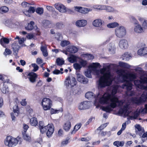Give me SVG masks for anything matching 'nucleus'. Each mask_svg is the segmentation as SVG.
<instances>
[{
	"label": "nucleus",
	"mask_w": 147,
	"mask_h": 147,
	"mask_svg": "<svg viewBox=\"0 0 147 147\" xmlns=\"http://www.w3.org/2000/svg\"><path fill=\"white\" fill-rule=\"evenodd\" d=\"M118 88V85L113 87L111 92L112 96L109 93L106 92L102 95L98 93L96 96L93 92H89L86 93L85 97L89 100L95 98L94 104L96 107L99 106V103L102 105L108 104L106 107H102V109L107 112H110L117 107V103L119 102L118 98L114 96L117 93Z\"/></svg>",
	"instance_id": "obj_1"
},
{
	"label": "nucleus",
	"mask_w": 147,
	"mask_h": 147,
	"mask_svg": "<svg viewBox=\"0 0 147 147\" xmlns=\"http://www.w3.org/2000/svg\"><path fill=\"white\" fill-rule=\"evenodd\" d=\"M100 64L98 63H93L89 66V69L91 71L94 72L97 76L101 75L99 79V86L100 87H104L110 85L113 80V77L110 72V65H104L103 68L99 71L97 68L99 67Z\"/></svg>",
	"instance_id": "obj_2"
},
{
	"label": "nucleus",
	"mask_w": 147,
	"mask_h": 147,
	"mask_svg": "<svg viewBox=\"0 0 147 147\" xmlns=\"http://www.w3.org/2000/svg\"><path fill=\"white\" fill-rule=\"evenodd\" d=\"M120 76H121L123 82L125 84L122 86V88L127 90L126 94L127 96H132L134 94V91H131L132 88V84L131 81L137 78L136 74L135 73H126L124 69L118 70L117 72Z\"/></svg>",
	"instance_id": "obj_3"
},
{
	"label": "nucleus",
	"mask_w": 147,
	"mask_h": 147,
	"mask_svg": "<svg viewBox=\"0 0 147 147\" xmlns=\"http://www.w3.org/2000/svg\"><path fill=\"white\" fill-rule=\"evenodd\" d=\"M117 104H118L119 106H123V108L121 107L119 109V113L121 114H124L125 115L128 116L131 119H136L140 113H143L141 112V109H138L134 114H133V113L130 111V109H129V105L130 104L129 102H127L125 101L123 102L119 100V102L117 103Z\"/></svg>",
	"instance_id": "obj_4"
},
{
	"label": "nucleus",
	"mask_w": 147,
	"mask_h": 147,
	"mask_svg": "<svg viewBox=\"0 0 147 147\" xmlns=\"http://www.w3.org/2000/svg\"><path fill=\"white\" fill-rule=\"evenodd\" d=\"M142 77L146 78V77L141 76L140 77V80H137L134 81V84L137 88L144 90L140 98L135 97L131 99L132 102L136 104H138L145 101L147 100V86L143 85V84L146 83L143 82V80L141 79Z\"/></svg>",
	"instance_id": "obj_5"
},
{
	"label": "nucleus",
	"mask_w": 147,
	"mask_h": 147,
	"mask_svg": "<svg viewBox=\"0 0 147 147\" xmlns=\"http://www.w3.org/2000/svg\"><path fill=\"white\" fill-rule=\"evenodd\" d=\"M40 130L42 134L46 132L47 136L48 137L51 136L54 131V127L52 124H49L47 125L44 126L43 121H40L39 122Z\"/></svg>",
	"instance_id": "obj_6"
},
{
	"label": "nucleus",
	"mask_w": 147,
	"mask_h": 147,
	"mask_svg": "<svg viewBox=\"0 0 147 147\" xmlns=\"http://www.w3.org/2000/svg\"><path fill=\"white\" fill-rule=\"evenodd\" d=\"M22 139L19 137L15 138L10 136L6 137L4 140L5 145L9 147H12L18 144H20Z\"/></svg>",
	"instance_id": "obj_7"
},
{
	"label": "nucleus",
	"mask_w": 147,
	"mask_h": 147,
	"mask_svg": "<svg viewBox=\"0 0 147 147\" xmlns=\"http://www.w3.org/2000/svg\"><path fill=\"white\" fill-rule=\"evenodd\" d=\"M115 36L118 38L124 37L126 34V30L123 26H120L116 27L115 30Z\"/></svg>",
	"instance_id": "obj_8"
},
{
	"label": "nucleus",
	"mask_w": 147,
	"mask_h": 147,
	"mask_svg": "<svg viewBox=\"0 0 147 147\" xmlns=\"http://www.w3.org/2000/svg\"><path fill=\"white\" fill-rule=\"evenodd\" d=\"M77 82L74 78L69 76L66 78L65 84L66 86L71 87L76 85Z\"/></svg>",
	"instance_id": "obj_9"
},
{
	"label": "nucleus",
	"mask_w": 147,
	"mask_h": 147,
	"mask_svg": "<svg viewBox=\"0 0 147 147\" xmlns=\"http://www.w3.org/2000/svg\"><path fill=\"white\" fill-rule=\"evenodd\" d=\"M42 105L45 110H49L51 107L52 101L49 98H45L42 100Z\"/></svg>",
	"instance_id": "obj_10"
},
{
	"label": "nucleus",
	"mask_w": 147,
	"mask_h": 147,
	"mask_svg": "<svg viewBox=\"0 0 147 147\" xmlns=\"http://www.w3.org/2000/svg\"><path fill=\"white\" fill-rule=\"evenodd\" d=\"M74 7V10L75 11L84 14L87 13L89 12L92 11V9L89 8L77 6H75Z\"/></svg>",
	"instance_id": "obj_11"
},
{
	"label": "nucleus",
	"mask_w": 147,
	"mask_h": 147,
	"mask_svg": "<svg viewBox=\"0 0 147 147\" xmlns=\"http://www.w3.org/2000/svg\"><path fill=\"white\" fill-rule=\"evenodd\" d=\"M103 22V21L101 19H97L93 21L92 24L94 27H99L100 30H104L105 29L103 27H101V26Z\"/></svg>",
	"instance_id": "obj_12"
},
{
	"label": "nucleus",
	"mask_w": 147,
	"mask_h": 147,
	"mask_svg": "<svg viewBox=\"0 0 147 147\" xmlns=\"http://www.w3.org/2000/svg\"><path fill=\"white\" fill-rule=\"evenodd\" d=\"M77 75V78L78 81L83 84H86L88 82V79L85 78L81 74L77 73L76 74Z\"/></svg>",
	"instance_id": "obj_13"
},
{
	"label": "nucleus",
	"mask_w": 147,
	"mask_h": 147,
	"mask_svg": "<svg viewBox=\"0 0 147 147\" xmlns=\"http://www.w3.org/2000/svg\"><path fill=\"white\" fill-rule=\"evenodd\" d=\"M55 7L61 13H65L66 11V7L60 3H56Z\"/></svg>",
	"instance_id": "obj_14"
},
{
	"label": "nucleus",
	"mask_w": 147,
	"mask_h": 147,
	"mask_svg": "<svg viewBox=\"0 0 147 147\" xmlns=\"http://www.w3.org/2000/svg\"><path fill=\"white\" fill-rule=\"evenodd\" d=\"M90 104L89 102L84 101L81 102L79 105L78 109L80 110H84L88 109Z\"/></svg>",
	"instance_id": "obj_15"
},
{
	"label": "nucleus",
	"mask_w": 147,
	"mask_h": 147,
	"mask_svg": "<svg viewBox=\"0 0 147 147\" xmlns=\"http://www.w3.org/2000/svg\"><path fill=\"white\" fill-rule=\"evenodd\" d=\"M119 47L123 49H127L128 47L127 41L125 39H121L119 42Z\"/></svg>",
	"instance_id": "obj_16"
},
{
	"label": "nucleus",
	"mask_w": 147,
	"mask_h": 147,
	"mask_svg": "<svg viewBox=\"0 0 147 147\" xmlns=\"http://www.w3.org/2000/svg\"><path fill=\"white\" fill-rule=\"evenodd\" d=\"M28 78L30 82L34 83L35 82L36 79L38 76L37 74L31 72L28 74Z\"/></svg>",
	"instance_id": "obj_17"
},
{
	"label": "nucleus",
	"mask_w": 147,
	"mask_h": 147,
	"mask_svg": "<svg viewBox=\"0 0 147 147\" xmlns=\"http://www.w3.org/2000/svg\"><path fill=\"white\" fill-rule=\"evenodd\" d=\"M135 127L136 134L141 136L144 131V129L139 125H136Z\"/></svg>",
	"instance_id": "obj_18"
},
{
	"label": "nucleus",
	"mask_w": 147,
	"mask_h": 147,
	"mask_svg": "<svg viewBox=\"0 0 147 147\" xmlns=\"http://www.w3.org/2000/svg\"><path fill=\"white\" fill-rule=\"evenodd\" d=\"M76 25L78 27H83L85 26L87 24L86 20H78L76 22Z\"/></svg>",
	"instance_id": "obj_19"
},
{
	"label": "nucleus",
	"mask_w": 147,
	"mask_h": 147,
	"mask_svg": "<svg viewBox=\"0 0 147 147\" xmlns=\"http://www.w3.org/2000/svg\"><path fill=\"white\" fill-rule=\"evenodd\" d=\"M138 54L140 56H144L147 54V47L142 48L138 51Z\"/></svg>",
	"instance_id": "obj_20"
},
{
	"label": "nucleus",
	"mask_w": 147,
	"mask_h": 147,
	"mask_svg": "<svg viewBox=\"0 0 147 147\" xmlns=\"http://www.w3.org/2000/svg\"><path fill=\"white\" fill-rule=\"evenodd\" d=\"M67 51L72 53H75L78 51V48L76 47L73 45L69 46L67 47Z\"/></svg>",
	"instance_id": "obj_21"
},
{
	"label": "nucleus",
	"mask_w": 147,
	"mask_h": 147,
	"mask_svg": "<svg viewBox=\"0 0 147 147\" xmlns=\"http://www.w3.org/2000/svg\"><path fill=\"white\" fill-rule=\"evenodd\" d=\"M134 68H135L134 69L135 71L140 75V77L141 76H144L146 74L145 72L141 67H137Z\"/></svg>",
	"instance_id": "obj_22"
},
{
	"label": "nucleus",
	"mask_w": 147,
	"mask_h": 147,
	"mask_svg": "<svg viewBox=\"0 0 147 147\" xmlns=\"http://www.w3.org/2000/svg\"><path fill=\"white\" fill-rule=\"evenodd\" d=\"M134 31L137 33H141L144 32V30L140 24H138L135 26Z\"/></svg>",
	"instance_id": "obj_23"
},
{
	"label": "nucleus",
	"mask_w": 147,
	"mask_h": 147,
	"mask_svg": "<svg viewBox=\"0 0 147 147\" xmlns=\"http://www.w3.org/2000/svg\"><path fill=\"white\" fill-rule=\"evenodd\" d=\"M9 39L10 40H11V38H10ZM9 39L4 37L2 38L0 40V43L4 47H5V46L4 45V42L6 44H8L9 43Z\"/></svg>",
	"instance_id": "obj_24"
},
{
	"label": "nucleus",
	"mask_w": 147,
	"mask_h": 147,
	"mask_svg": "<svg viewBox=\"0 0 147 147\" xmlns=\"http://www.w3.org/2000/svg\"><path fill=\"white\" fill-rule=\"evenodd\" d=\"M71 126V122L69 121H68L64 124L63 128L66 131H68L70 129Z\"/></svg>",
	"instance_id": "obj_25"
},
{
	"label": "nucleus",
	"mask_w": 147,
	"mask_h": 147,
	"mask_svg": "<svg viewBox=\"0 0 147 147\" xmlns=\"http://www.w3.org/2000/svg\"><path fill=\"white\" fill-rule=\"evenodd\" d=\"M12 47L14 53H15L16 54H17L20 48L18 43H14L12 45Z\"/></svg>",
	"instance_id": "obj_26"
},
{
	"label": "nucleus",
	"mask_w": 147,
	"mask_h": 147,
	"mask_svg": "<svg viewBox=\"0 0 147 147\" xmlns=\"http://www.w3.org/2000/svg\"><path fill=\"white\" fill-rule=\"evenodd\" d=\"M81 126L82 124L80 123L74 126V130L71 131V134H75L77 131L80 129Z\"/></svg>",
	"instance_id": "obj_27"
},
{
	"label": "nucleus",
	"mask_w": 147,
	"mask_h": 147,
	"mask_svg": "<svg viewBox=\"0 0 147 147\" xmlns=\"http://www.w3.org/2000/svg\"><path fill=\"white\" fill-rule=\"evenodd\" d=\"M82 56L85 59L89 60L92 59L94 58L93 56L90 54H84Z\"/></svg>",
	"instance_id": "obj_28"
},
{
	"label": "nucleus",
	"mask_w": 147,
	"mask_h": 147,
	"mask_svg": "<svg viewBox=\"0 0 147 147\" xmlns=\"http://www.w3.org/2000/svg\"><path fill=\"white\" fill-rule=\"evenodd\" d=\"M34 23L33 21H31L29 24H28L27 26L25 27L26 30H32L34 28L33 25Z\"/></svg>",
	"instance_id": "obj_29"
},
{
	"label": "nucleus",
	"mask_w": 147,
	"mask_h": 147,
	"mask_svg": "<svg viewBox=\"0 0 147 147\" xmlns=\"http://www.w3.org/2000/svg\"><path fill=\"white\" fill-rule=\"evenodd\" d=\"M119 24L117 22H114L112 23H109L107 25V27L109 28H113L118 26Z\"/></svg>",
	"instance_id": "obj_30"
},
{
	"label": "nucleus",
	"mask_w": 147,
	"mask_h": 147,
	"mask_svg": "<svg viewBox=\"0 0 147 147\" xmlns=\"http://www.w3.org/2000/svg\"><path fill=\"white\" fill-rule=\"evenodd\" d=\"M30 123L32 125L36 126L38 124L37 119L35 117H32L30 119Z\"/></svg>",
	"instance_id": "obj_31"
},
{
	"label": "nucleus",
	"mask_w": 147,
	"mask_h": 147,
	"mask_svg": "<svg viewBox=\"0 0 147 147\" xmlns=\"http://www.w3.org/2000/svg\"><path fill=\"white\" fill-rule=\"evenodd\" d=\"M113 145L117 146H123L124 144V142L123 141H117L113 142Z\"/></svg>",
	"instance_id": "obj_32"
},
{
	"label": "nucleus",
	"mask_w": 147,
	"mask_h": 147,
	"mask_svg": "<svg viewBox=\"0 0 147 147\" xmlns=\"http://www.w3.org/2000/svg\"><path fill=\"white\" fill-rule=\"evenodd\" d=\"M40 49L42 53L43 56L45 57H46L48 55V53L46 47L42 46H41Z\"/></svg>",
	"instance_id": "obj_33"
},
{
	"label": "nucleus",
	"mask_w": 147,
	"mask_h": 147,
	"mask_svg": "<svg viewBox=\"0 0 147 147\" xmlns=\"http://www.w3.org/2000/svg\"><path fill=\"white\" fill-rule=\"evenodd\" d=\"M77 57L74 55H71L68 58L69 61L71 63H74L76 61Z\"/></svg>",
	"instance_id": "obj_34"
},
{
	"label": "nucleus",
	"mask_w": 147,
	"mask_h": 147,
	"mask_svg": "<svg viewBox=\"0 0 147 147\" xmlns=\"http://www.w3.org/2000/svg\"><path fill=\"white\" fill-rule=\"evenodd\" d=\"M8 10V8L6 6H3L0 8V12L2 13H7Z\"/></svg>",
	"instance_id": "obj_35"
},
{
	"label": "nucleus",
	"mask_w": 147,
	"mask_h": 147,
	"mask_svg": "<svg viewBox=\"0 0 147 147\" xmlns=\"http://www.w3.org/2000/svg\"><path fill=\"white\" fill-rule=\"evenodd\" d=\"M94 9L100 10H105V9L106 5H95L93 7Z\"/></svg>",
	"instance_id": "obj_36"
},
{
	"label": "nucleus",
	"mask_w": 147,
	"mask_h": 147,
	"mask_svg": "<svg viewBox=\"0 0 147 147\" xmlns=\"http://www.w3.org/2000/svg\"><path fill=\"white\" fill-rule=\"evenodd\" d=\"M123 59L128 61L131 57V55L127 53H125L123 55Z\"/></svg>",
	"instance_id": "obj_37"
},
{
	"label": "nucleus",
	"mask_w": 147,
	"mask_h": 147,
	"mask_svg": "<svg viewBox=\"0 0 147 147\" xmlns=\"http://www.w3.org/2000/svg\"><path fill=\"white\" fill-rule=\"evenodd\" d=\"M70 42L69 41L66 40L62 41L60 43L62 47H65L69 45Z\"/></svg>",
	"instance_id": "obj_38"
},
{
	"label": "nucleus",
	"mask_w": 147,
	"mask_h": 147,
	"mask_svg": "<svg viewBox=\"0 0 147 147\" xmlns=\"http://www.w3.org/2000/svg\"><path fill=\"white\" fill-rule=\"evenodd\" d=\"M56 62L57 65H61L64 64V61L63 59L58 58L56 60Z\"/></svg>",
	"instance_id": "obj_39"
},
{
	"label": "nucleus",
	"mask_w": 147,
	"mask_h": 147,
	"mask_svg": "<svg viewBox=\"0 0 147 147\" xmlns=\"http://www.w3.org/2000/svg\"><path fill=\"white\" fill-rule=\"evenodd\" d=\"M62 111V109H60L59 110H54L53 109H51V110L50 112L51 114L58 113L59 112H61Z\"/></svg>",
	"instance_id": "obj_40"
},
{
	"label": "nucleus",
	"mask_w": 147,
	"mask_h": 147,
	"mask_svg": "<svg viewBox=\"0 0 147 147\" xmlns=\"http://www.w3.org/2000/svg\"><path fill=\"white\" fill-rule=\"evenodd\" d=\"M56 26L57 28L61 29L64 27V25L62 22H58L56 24Z\"/></svg>",
	"instance_id": "obj_41"
},
{
	"label": "nucleus",
	"mask_w": 147,
	"mask_h": 147,
	"mask_svg": "<svg viewBox=\"0 0 147 147\" xmlns=\"http://www.w3.org/2000/svg\"><path fill=\"white\" fill-rule=\"evenodd\" d=\"M74 66L75 69L76 70H80L82 67L80 64L76 63L74 64Z\"/></svg>",
	"instance_id": "obj_42"
},
{
	"label": "nucleus",
	"mask_w": 147,
	"mask_h": 147,
	"mask_svg": "<svg viewBox=\"0 0 147 147\" xmlns=\"http://www.w3.org/2000/svg\"><path fill=\"white\" fill-rule=\"evenodd\" d=\"M105 9L106 11L108 12H112L114 11V8L111 6L106 5Z\"/></svg>",
	"instance_id": "obj_43"
},
{
	"label": "nucleus",
	"mask_w": 147,
	"mask_h": 147,
	"mask_svg": "<svg viewBox=\"0 0 147 147\" xmlns=\"http://www.w3.org/2000/svg\"><path fill=\"white\" fill-rule=\"evenodd\" d=\"M36 12L38 14H41L43 12V9L42 8L38 7L36 9Z\"/></svg>",
	"instance_id": "obj_44"
},
{
	"label": "nucleus",
	"mask_w": 147,
	"mask_h": 147,
	"mask_svg": "<svg viewBox=\"0 0 147 147\" xmlns=\"http://www.w3.org/2000/svg\"><path fill=\"white\" fill-rule=\"evenodd\" d=\"M23 138L26 141H29L30 140V137L26 133L23 135Z\"/></svg>",
	"instance_id": "obj_45"
},
{
	"label": "nucleus",
	"mask_w": 147,
	"mask_h": 147,
	"mask_svg": "<svg viewBox=\"0 0 147 147\" xmlns=\"http://www.w3.org/2000/svg\"><path fill=\"white\" fill-rule=\"evenodd\" d=\"M108 124V123H106L101 125L97 129L98 130H101L105 128Z\"/></svg>",
	"instance_id": "obj_46"
},
{
	"label": "nucleus",
	"mask_w": 147,
	"mask_h": 147,
	"mask_svg": "<svg viewBox=\"0 0 147 147\" xmlns=\"http://www.w3.org/2000/svg\"><path fill=\"white\" fill-rule=\"evenodd\" d=\"M32 66L34 68L33 71L34 72L36 71L38 69V66L35 63H32Z\"/></svg>",
	"instance_id": "obj_47"
},
{
	"label": "nucleus",
	"mask_w": 147,
	"mask_h": 147,
	"mask_svg": "<svg viewBox=\"0 0 147 147\" xmlns=\"http://www.w3.org/2000/svg\"><path fill=\"white\" fill-rule=\"evenodd\" d=\"M1 90L3 93H7L9 92V89L7 87H3L1 88Z\"/></svg>",
	"instance_id": "obj_48"
},
{
	"label": "nucleus",
	"mask_w": 147,
	"mask_h": 147,
	"mask_svg": "<svg viewBox=\"0 0 147 147\" xmlns=\"http://www.w3.org/2000/svg\"><path fill=\"white\" fill-rule=\"evenodd\" d=\"M21 5L24 8L29 7L30 5L26 1L23 2L21 3Z\"/></svg>",
	"instance_id": "obj_49"
},
{
	"label": "nucleus",
	"mask_w": 147,
	"mask_h": 147,
	"mask_svg": "<svg viewBox=\"0 0 147 147\" xmlns=\"http://www.w3.org/2000/svg\"><path fill=\"white\" fill-rule=\"evenodd\" d=\"M142 25L144 30L146 29L147 30V20H144L143 22Z\"/></svg>",
	"instance_id": "obj_50"
},
{
	"label": "nucleus",
	"mask_w": 147,
	"mask_h": 147,
	"mask_svg": "<svg viewBox=\"0 0 147 147\" xmlns=\"http://www.w3.org/2000/svg\"><path fill=\"white\" fill-rule=\"evenodd\" d=\"M11 53V51L9 49H6L4 53V54L6 56L7 55H10Z\"/></svg>",
	"instance_id": "obj_51"
},
{
	"label": "nucleus",
	"mask_w": 147,
	"mask_h": 147,
	"mask_svg": "<svg viewBox=\"0 0 147 147\" xmlns=\"http://www.w3.org/2000/svg\"><path fill=\"white\" fill-rule=\"evenodd\" d=\"M91 71H89L88 70H87L86 71H85V76L89 78H91V77L90 72Z\"/></svg>",
	"instance_id": "obj_52"
},
{
	"label": "nucleus",
	"mask_w": 147,
	"mask_h": 147,
	"mask_svg": "<svg viewBox=\"0 0 147 147\" xmlns=\"http://www.w3.org/2000/svg\"><path fill=\"white\" fill-rule=\"evenodd\" d=\"M35 8L33 7H30L28 10L29 12L30 13H34L35 11Z\"/></svg>",
	"instance_id": "obj_53"
},
{
	"label": "nucleus",
	"mask_w": 147,
	"mask_h": 147,
	"mask_svg": "<svg viewBox=\"0 0 147 147\" xmlns=\"http://www.w3.org/2000/svg\"><path fill=\"white\" fill-rule=\"evenodd\" d=\"M13 111L14 113H17L18 114V108L17 105H16L13 107Z\"/></svg>",
	"instance_id": "obj_54"
},
{
	"label": "nucleus",
	"mask_w": 147,
	"mask_h": 147,
	"mask_svg": "<svg viewBox=\"0 0 147 147\" xmlns=\"http://www.w3.org/2000/svg\"><path fill=\"white\" fill-rule=\"evenodd\" d=\"M50 24V22L48 20H45L43 26L44 27H49Z\"/></svg>",
	"instance_id": "obj_55"
},
{
	"label": "nucleus",
	"mask_w": 147,
	"mask_h": 147,
	"mask_svg": "<svg viewBox=\"0 0 147 147\" xmlns=\"http://www.w3.org/2000/svg\"><path fill=\"white\" fill-rule=\"evenodd\" d=\"M80 63L82 67H84L87 64L86 61L82 60L80 61Z\"/></svg>",
	"instance_id": "obj_56"
},
{
	"label": "nucleus",
	"mask_w": 147,
	"mask_h": 147,
	"mask_svg": "<svg viewBox=\"0 0 147 147\" xmlns=\"http://www.w3.org/2000/svg\"><path fill=\"white\" fill-rule=\"evenodd\" d=\"M141 112L144 114L147 113V104L145 105V108L143 109H141Z\"/></svg>",
	"instance_id": "obj_57"
},
{
	"label": "nucleus",
	"mask_w": 147,
	"mask_h": 147,
	"mask_svg": "<svg viewBox=\"0 0 147 147\" xmlns=\"http://www.w3.org/2000/svg\"><path fill=\"white\" fill-rule=\"evenodd\" d=\"M109 46L110 47L109 48V51L112 52H114L115 49L114 45L112 46L111 45H109Z\"/></svg>",
	"instance_id": "obj_58"
},
{
	"label": "nucleus",
	"mask_w": 147,
	"mask_h": 147,
	"mask_svg": "<svg viewBox=\"0 0 147 147\" xmlns=\"http://www.w3.org/2000/svg\"><path fill=\"white\" fill-rule=\"evenodd\" d=\"M34 35L32 34H28L26 35V37L28 39H31L34 37Z\"/></svg>",
	"instance_id": "obj_59"
},
{
	"label": "nucleus",
	"mask_w": 147,
	"mask_h": 147,
	"mask_svg": "<svg viewBox=\"0 0 147 147\" xmlns=\"http://www.w3.org/2000/svg\"><path fill=\"white\" fill-rule=\"evenodd\" d=\"M46 8L47 10L51 12L53 11L54 10V8L51 6H47Z\"/></svg>",
	"instance_id": "obj_60"
},
{
	"label": "nucleus",
	"mask_w": 147,
	"mask_h": 147,
	"mask_svg": "<svg viewBox=\"0 0 147 147\" xmlns=\"http://www.w3.org/2000/svg\"><path fill=\"white\" fill-rule=\"evenodd\" d=\"M63 73V72L60 71L58 69H55L53 71V73L55 74H62Z\"/></svg>",
	"instance_id": "obj_61"
},
{
	"label": "nucleus",
	"mask_w": 147,
	"mask_h": 147,
	"mask_svg": "<svg viewBox=\"0 0 147 147\" xmlns=\"http://www.w3.org/2000/svg\"><path fill=\"white\" fill-rule=\"evenodd\" d=\"M126 63L122 62H120L119 63V65L121 67L124 68Z\"/></svg>",
	"instance_id": "obj_62"
},
{
	"label": "nucleus",
	"mask_w": 147,
	"mask_h": 147,
	"mask_svg": "<svg viewBox=\"0 0 147 147\" xmlns=\"http://www.w3.org/2000/svg\"><path fill=\"white\" fill-rule=\"evenodd\" d=\"M126 63L122 62H120L119 63V65L121 67L124 68Z\"/></svg>",
	"instance_id": "obj_63"
},
{
	"label": "nucleus",
	"mask_w": 147,
	"mask_h": 147,
	"mask_svg": "<svg viewBox=\"0 0 147 147\" xmlns=\"http://www.w3.org/2000/svg\"><path fill=\"white\" fill-rule=\"evenodd\" d=\"M25 100V99H22L21 102V104L22 106H25L26 105L27 103Z\"/></svg>",
	"instance_id": "obj_64"
}]
</instances>
